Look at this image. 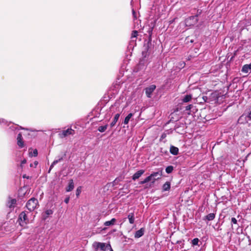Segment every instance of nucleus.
Returning <instances> with one entry per match:
<instances>
[{
	"mask_svg": "<svg viewBox=\"0 0 251 251\" xmlns=\"http://www.w3.org/2000/svg\"><path fill=\"white\" fill-rule=\"evenodd\" d=\"M152 30L153 27H149L147 31V32L149 34L148 41L147 43V45L144 46V50L142 51V55L144 57H146V56L148 55V51L149 49V45L151 44V35L152 33Z\"/></svg>",
	"mask_w": 251,
	"mask_h": 251,
	"instance_id": "obj_1",
	"label": "nucleus"
},
{
	"mask_svg": "<svg viewBox=\"0 0 251 251\" xmlns=\"http://www.w3.org/2000/svg\"><path fill=\"white\" fill-rule=\"evenodd\" d=\"M38 205V201L37 199L32 198L27 202L26 206L29 211H33L37 207Z\"/></svg>",
	"mask_w": 251,
	"mask_h": 251,
	"instance_id": "obj_2",
	"label": "nucleus"
},
{
	"mask_svg": "<svg viewBox=\"0 0 251 251\" xmlns=\"http://www.w3.org/2000/svg\"><path fill=\"white\" fill-rule=\"evenodd\" d=\"M162 176V169H158V171L153 172L150 176H148L150 178V181H151V183L153 184L155 180L161 178Z\"/></svg>",
	"mask_w": 251,
	"mask_h": 251,
	"instance_id": "obj_3",
	"label": "nucleus"
},
{
	"mask_svg": "<svg viewBox=\"0 0 251 251\" xmlns=\"http://www.w3.org/2000/svg\"><path fill=\"white\" fill-rule=\"evenodd\" d=\"M93 246L95 251H106L107 245L104 243L96 242L93 243Z\"/></svg>",
	"mask_w": 251,
	"mask_h": 251,
	"instance_id": "obj_4",
	"label": "nucleus"
},
{
	"mask_svg": "<svg viewBox=\"0 0 251 251\" xmlns=\"http://www.w3.org/2000/svg\"><path fill=\"white\" fill-rule=\"evenodd\" d=\"M198 16H193L186 19L185 21V25L187 26H191L196 24L198 21Z\"/></svg>",
	"mask_w": 251,
	"mask_h": 251,
	"instance_id": "obj_5",
	"label": "nucleus"
},
{
	"mask_svg": "<svg viewBox=\"0 0 251 251\" xmlns=\"http://www.w3.org/2000/svg\"><path fill=\"white\" fill-rule=\"evenodd\" d=\"M74 134L75 130L70 128L60 132L59 133L58 135L60 138H63L69 135H74Z\"/></svg>",
	"mask_w": 251,
	"mask_h": 251,
	"instance_id": "obj_6",
	"label": "nucleus"
},
{
	"mask_svg": "<svg viewBox=\"0 0 251 251\" xmlns=\"http://www.w3.org/2000/svg\"><path fill=\"white\" fill-rule=\"evenodd\" d=\"M66 155V154L65 152L62 155L58 156V159L54 160L53 162L51 164V165L50 167V169L48 171V173H50V172L51 170L53 168V167H54V166L55 165H56L57 163L62 161L63 160L64 158L65 157Z\"/></svg>",
	"mask_w": 251,
	"mask_h": 251,
	"instance_id": "obj_7",
	"label": "nucleus"
},
{
	"mask_svg": "<svg viewBox=\"0 0 251 251\" xmlns=\"http://www.w3.org/2000/svg\"><path fill=\"white\" fill-rule=\"evenodd\" d=\"M155 88L156 86L152 84L145 89V93L147 97L151 98L152 93L154 91Z\"/></svg>",
	"mask_w": 251,
	"mask_h": 251,
	"instance_id": "obj_8",
	"label": "nucleus"
},
{
	"mask_svg": "<svg viewBox=\"0 0 251 251\" xmlns=\"http://www.w3.org/2000/svg\"><path fill=\"white\" fill-rule=\"evenodd\" d=\"M17 145L21 148H22L24 146V142L23 140V137L21 133H19L17 136Z\"/></svg>",
	"mask_w": 251,
	"mask_h": 251,
	"instance_id": "obj_9",
	"label": "nucleus"
},
{
	"mask_svg": "<svg viewBox=\"0 0 251 251\" xmlns=\"http://www.w3.org/2000/svg\"><path fill=\"white\" fill-rule=\"evenodd\" d=\"M244 119H245L246 122H248L249 120H251V110L249 112L247 115L245 114L242 115L239 119L238 121H241Z\"/></svg>",
	"mask_w": 251,
	"mask_h": 251,
	"instance_id": "obj_10",
	"label": "nucleus"
},
{
	"mask_svg": "<svg viewBox=\"0 0 251 251\" xmlns=\"http://www.w3.org/2000/svg\"><path fill=\"white\" fill-rule=\"evenodd\" d=\"M19 219L22 222H24L25 224H26L28 221V220L27 218L26 214L25 213V211H23L22 213H21V214L19 215Z\"/></svg>",
	"mask_w": 251,
	"mask_h": 251,
	"instance_id": "obj_11",
	"label": "nucleus"
},
{
	"mask_svg": "<svg viewBox=\"0 0 251 251\" xmlns=\"http://www.w3.org/2000/svg\"><path fill=\"white\" fill-rule=\"evenodd\" d=\"M145 172V171L143 170H140L137 171L136 173H135L132 177V178L133 180H135L139 178Z\"/></svg>",
	"mask_w": 251,
	"mask_h": 251,
	"instance_id": "obj_12",
	"label": "nucleus"
},
{
	"mask_svg": "<svg viewBox=\"0 0 251 251\" xmlns=\"http://www.w3.org/2000/svg\"><path fill=\"white\" fill-rule=\"evenodd\" d=\"M144 231L145 229L143 228H141L139 230H137L135 233V238H138L144 235Z\"/></svg>",
	"mask_w": 251,
	"mask_h": 251,
	"instance_id": "obj_13",
	"label": "nucleus"
},
{
	"mask_svg": "<svg viewBox=\"0 0 251 251\" xmlns=\"http://www.w3.org/2000/svg\"><path fill=\"white\" fill-rule=\"evenodd\" d=\"M74 188V183L73 179L69 180L68 186L67 187L66 190L67 192H70L73 190Z\"/></svg>",
	"mask_w": 251,
	"mask_h": 251,
	"instance_id": "obj_14",
	"label": "nucleus"
},
{
	"mask_svg": "<svg viewBox=\"0 0 251 251\" xmlns=\"http://www.w3.org/2000/svg\"><path fill=\"white\" fill-rule=\"evenodd\" d=\"M249 71H251V63L244 65L242 68V72L243 73H248Z\"/></svg>",
	"mask_w": 251,
	"mask_h": 251,
	"instance_id": "obj_15",
	"label": "nucleus"
},
{
	"mask_svg": "<svg viewBox=\"0 0 251 251\" xmlns=\"http://www.w3.org/2000/svg\"><path fill=\"white\" fill-rule=\"evenodd\" d=\"M170 151L172 154L176 155L178 153V149L174 146H171Z\"/></svg>",
	"mask_w": 251,
	"mask_h": 251,
	"instance_id": "obj_16",
	"label": "nucleus"
},
{
	"mask_svg": "<svg viewBox=\"0 0 251 251\" xmlns=\"http://www.w3.org/2000/svg\"><path fill=\"white\" fill-rule=\"evenodd\" d=\"M120 116V114H119V113H117L115 115L113 121L110 124V126L111 127L115 126V125H116V123L117 122L118 119H119Z\"/></svg>",
	"mask_w": 251,
	"mask_h": 251,
	"instance_id": "obj_17",
	"label": "nucleus"
},
{
	"mask_svg": "<svg viewBox=\"0 0 251 251\" xmlns=\"http://www.w3.org/2000/svg\"><path fill=\"white\" fill-rule=\"evenodd\" d=\"M16 203V200L15 199H11L7 202V205L9 208L14 207Z\"/></svg>",
	"mask_w": 251,
	"mask_h": 251,
	"instance_id": "obj_18",
	"label": "nucleus"
},
{
	"mask_svg": "<svg viewBox=\"0 0 251 251\" xmlns=\"http://www.w3.org/2000/svg\"><path fill=\"white\" fill-rule=\"evenodd\" d=\"M127 218L129 220V222L130 224H132L134 222V215L133 213H130L128 216Z\"/></svg>",
	"mask_w": 251,
	"mask_h": 251,
	"instance_id": "obj_19",
	"label": "nucleus"
},
{
	"mask_svg": "<svg viewBox=\"0 0 251 251\" xmlns=\"http://www.w3.org/2000/svg\"><path fill=\"white\" fill-rule=\"evenodd\" d=\"M215 217V214L214 213H210L206 215L204 220L206 219L208 221H212L214 219Z\"/></svg>",
	"mask_w": 251,
	"mask_h": 251,
	"instance_id": "obj_20",
	"label": "nucleus"
},
{
	"mask_svg": "<svg viewBox=\"0 0 251 251\" xmlns=\"http://www.w3.org/2000/svg\"><path fill=\"white\" fill-rule=\"evenodd\" d=\"M116 221V219L112 218L110 221H106L104 223V225L105 226H110L113 225Z\"/></svg>",
	"mask_w": 251,
	"mask_h": 251,
	"instance_id": "obj_21",
	"label": "nucleus"
},
{
	"mask_svg": "<svg viewBox=\"0 0 251 251\" xmlns=\"http://www.w3.org/2000/svg\"><path fill=\"white\" fill-rule=\"evenodd\" d=\"M200 242L201 243L200 240L198 238H196L192 240L191 244L193 246H198L199 247L201 245V244H199Z\"/></svg>",
	"mask_w": 251,
	"mask_h": 251,
	"instance_id": "obj_22",
	"label": "nucleus"
},
{
	"mask_svg": "<svg viewBox=\"0 0 251 251\" xmlns=\"http://www.w3.org/2000/svg\"><path fill=\"white\" fill-rule=\"evenodd\" d=\"M170 189V183L169 182H166L163 184L162 189L163 191H168Z\"/></svg>",
	"mask_w": 251,
	"mask_h": 251,
	"instance_id": "obj_23",
	"label": "nucleus"
},
{
	"mask_svg": "<svg viewBox=\"0 0 251 251\" xmlns=\"http://www.w3.org/2000/svg\"><path fill=\"white\" fill-rule=\"evenodd\" d=\"M192 99V95H187L184 96L183 98L182 101L184 102H187L190 101V100Z\"/></svg>",
	"mask_w": 251,
	"mask_h": 251,
	"instance_id": "obj_24",
	"label": "nucleus"
},
{
	"mask_svg": "<svg viewBox=\"0 0 251 251\" xmlns=\"http://www.w3.org/2000/svg\"><path fill=\"white\" fill-rule=\"evenodd\" d=\"M107 127H108V125H107V124L104 126H100L98 128V130L100 132H103L106 130Z\"/></svg>",
	"mask_w": 251,
	"mask_h": 251,
	"instance_id": "obj_25",
	"label": "nucleus"
},
{
	"mask_svg": "<svg viewBox=\"0 0 251 251\" xmlns=\"http://www.w3.org/2000/svg\"><path fill=\"white\" fill-rule=\"evenodd\" d=\"M133 114L132 113H129L125 119L124 123V124H127L129 122L130 119L132 117Z\"/></svg>",
	"mask_w": 251,
	"mask_h": 251,
	"instance_id": "obj_26",
	"label": "nucleus"
},
{
	"mask_svg": "<svg viewBox=\"0 0 251 251\" xmlns=\"http://www.w3.org/2000/svg\"><path fill=\"white\" fill-rule=\"evenodd\" d=\"M185 110L186 111H192L194 112V110H195V107L192 104H190L185 107Z\"/></svg>",
	"mask_w": 251,
	"mask_h": 251,
	"instance_id": "obj_27",
	"label": "nucleus"
},
{
	"mask_svg": "<svg viewBox=\"0 0 251 251\" xmlns=\"http://www.w3.org/2000/svg\"><path fill=\"white\" fill-rule=\"evenodd\" d=\"M174 170V167L172 166H169L168 167H166V172L167 173V174H170Z\"/></svg>",
	"mask_w": 251,
	"mask_h": 251,
	"instance_id": "obj_28",
	"label": "nucleus"
},
{
	"mask_svg": "<svg viewBox=\"0 0 251 251\" xmlns=\"http://www.w3.org/2000/svg\"><path fill=\"white\" fill-rule=\"evenodd\" d=\"M150 181V177H147L144 180L141 181L139 182L140 184H145L148 182Z\"/></svg>",
	"mask_w": 251,
	"mask_h": 251,
	"instance_id": "obj_29",
	"label": "nucleus"
},
{
	"mask_svg": "<svg viewBox=\"0 0 251 251\" xmlns=\"http://www.w3.org/2000/svg\"><path fill=\"white\" fill-rule=\"evenodd\" d=\"M150 181V177H147L144 180L141 181L139 182L140 184H145L148 182Z\"/></svg>",
	"mask_w": 251,
	"mask_h": 251,
	"instance_id": "obj_30",
	"label": "nucleus"
},
{
	"mask_svg": "<svg viewBox=\"0 0 251 251\" xmlns=\"http://www.w3.org/2000/svg\"><path fill=\"white\" fill-rule=\"evenodd\" d=\"M138 35V32L136 31V30H134L133 31L132 34H131V38L132 39L133 38H135L137 37Z\"/></svg>",
	"mask_w": 251,
	"mask_h": 251,
	"instance_id": "obj_31",
	"label": "nucleus"
},
{
	"mask_svg": "<svg viewBox=\"0 0 251 251\" xmlns=\"http://www.w3.org/2000/svg\"><path fill=\"white\" fill-rule=\"evenodd\" d=\"M121 179L119 178H116L113 181V185H117L119 181H120Z\"/></svg>",
	"mask_w": 251,
	"mask_h": 251,
	"instance_id": "obj_32",
	"label": "nucleus"
},
{
	"mask_svg": "<svg viewBox=\"0 0 251 251\" xmlns=\"http://www.w3.org/2000/svg\"><path fill=\"white\" fill-rule=\"evenodd\" d=\"M52 213H53V211L51 209H48V210H46V211H45V214L47 216L51 215Z\"/></svg>",
	"mask_w": 251,
	"mask_h": 251,
	"instance_id": "obj_33",
	"label": "nucleus"
},
{
	"mask_svg": "<svg viewBox=\"0 0 251 251\" xmlns=\"http://www.w3.org/2000/svg\"><path fill=\"white\" fill-rule=\"evenodd\" d=\"M81 193V187H78L76 190V195L77 197H78Z\"/></svg>",
	"mask_w": 251,
	"mask_h": 251,
	"instance_id": "obj_34",
	"label": "nucleus"
},
{
	"mask_svg": "<svg viewBox=\"0 0 251 251\" xmlns=\"http://www.w3.org/2000/svg\"><path fill=\"white\" fill-rule=\"evenodd\" d=\"M106 251H113L110 244H107Z\"/></svg>",
	"mask_w": 251,
	"mask_h": 251,
	"instance_id": "obj_35",
	"label": "nucleus"
},
{
	"mask_svg": "<svg viewBox=\"0 0 251 251\" xmlns=\"http://www.w3.org/2000/svg\"><path fill=\"white\" fill-rule=\"evenodd\" d=\"M231 223L234 224H236L237 221L235 218L232 217L231 219Z\"/></svg>",
	"mask_w": 251,
	"mask_h": 251,
	"instance_id": "obj_36",
	"label": "nucleus"
},
{
	"mask_svg": "<svg viewBox=\"0 0 251 251\" xmlns=\"http://www.w3.org/2000/svg\"><path fill=\"white\" fill-rule=\"evenodd\" d=\"M37 155H38V151L36 149H35L33 152V155L34 156H36Z\"/></svg>",
	"mask_w": 251,
	"mask_h": 251,
	"instance_id": "obj_37",
	"label": "nucleus"
},
{
	"mask_svg": "<svg viewBox=\"0 0 251 251\" xmlns=\"http://www.w3.org/2000/svg\"><path fill=\"white\" fill-rule=\"evenodd\" d=\"M26 162V159H24L21 162V167L22 168L24 164H25Z\"/></svg>",
	"mask_w": 251,
	"mask_h": 251,
	"instance_id": "obj_38",
	"label": "nucleus"
},
{
	"mask_svg": "<svg viewBox=\"0 0 251 251\" xmlns=\"http://www.w3.org/2000/svg\"><path fill=\"white\" fill-rule=\"evenodd\" d=\"M69 200H70V198L69 197H67L65 200H64V202L66 203H68L69 201Z\"/></svg>",
	"mask_w": 251,
	"mask_h": 251,
	"instance_id": "obj_39",
	"label": "nucleus"
},
{
	"mask_svg": "<svg viewBox=\"0 0 251 251\" xmlns=\"http://www.w3.org/2000/svg\"><path fill=\"white\" fill-rule=\"evenodd\" d=\"M202 98H203V100H204L205 101H206V100L207 99V97H206V96H203V97H202Z\"/></svg>",
	"mask_w": 251,
	"mask_h": 251,
	"instance_id": "obj_40",
	"label": "nucleus"
},
{
	"mask_svg": "<svg viewBox=\"0 0 251 251\" xmlns=\"http://www.w3.org/2000/svg\"><path fill=\"white\" fill-rule=\"evenodd\" d=\"M38 163V162H37V161H35V162H34L35 167H36V166L37 165Z\"/></svg>",
	"mask_w": 251,
	"mask_h": 251,
	"instance_id": "obj_41",
	"label": "nucleus"
},
{
	"mask_svg": "<svg viewBox=\"0 0 251 251\" xmlns=\"http://www.w3.org/2000/svg\"><path fill=\"white\" fill-rule=\"evenodd\" d=\"M132 13H133V15H134L135 14V11L134 10H132Z\"/></svg>",
	"mask_w": 251,
	"mask_h": 251,
	"instance_id": "obj_42",
	"label": "nucleus"
},
{
	"mask_svg": "<svg viewBox=\"0 0 251 251\" xmlns=\"http://www.w3.org/2000/svg\"><path fill=\"white\" fill-rule=\"evenodd\" d=\"M30 167H33V164H30Z\"/></svg>",
	"mask_w": 251,
	"mask_h": 251,
	"instance_id": "obj_43",
	"label": "nucleus"
}]
</instances>
